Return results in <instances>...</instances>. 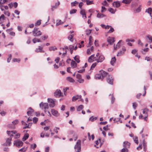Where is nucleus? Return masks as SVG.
Returning a JSON list of instances; mask_svg holds the SVG:
<instances>
[{
  "mask_svg": "<svg viewBox=\"0 0 152 152\" xmlns=\"http://www.w3.org/2000/svg\"><path fill=\"white\" fill-rule=\"evenodd\" d=\"M101 71L102 72V76L106 77V81L110 85H113L114 80L112 76L103 70H102Z\"/></svg>",
  "mask_w": 152,
  "mask_h": 152,
  "instance_id": "1",
  "label": "nucleus"
},
{
  "mask_svg": "<svg viewBox=\"0 0 152 152\" xmlns=\"http://www.w3.org/2000/svg\"><path fill=\"white\" fill-rule=\"evenodd\" d=\"M99 55V53H97L95 56L94 54H93L91 55L88 58V61L89 62H92L94 61H96L97 57Z\"/></svg>",
  "mask_w": 152,
  "mask_h": 152,
  "instance_id": "2",
  "label": "nucleus"
},
{
  "mask_svg": "<svg viewBox=\"0 0 152 152\" xmlns=\"http://www.w3.org/2000/svg\"><path fill=\"white\" fill-rule=\"evenodd\" d=\"M39 107L42 110H44V111L45 113L46 112V110L49 108L48 104L47 103H43V102H41L39 104Z\"/></svg>",
  "mask_w": 152,
  "mask_h": 152,
  "instance_id": "3",
  "label": "nucleus"
},
{
  "mask_svg": "<svg viewBox=\"0 0 152 152\" xmlns=\"http://www.w3.org/2000/svg\"><path fill=\"white\" fill-rule=\"evenodd\" d=\"M75 149L76 152H80L81 151V141L80 140H77L75 147Z\"/></svg>",
  "mask_w": 152,
  "mask_h": 152,
  "instance_id": "4",
  "label": "nucleus"
},
{
  "mask_svg": "<svg viewBox=\"0 0 152 152\" xmlns=\"http://www.w3.org/2000/svg\"><path fill=\"white\" fill-rule=\"evenodd\" d=\"M32 33L34 36H39L41 35L42 33L40 31L38 30V28H35L32 31Z\"/></svg>",
  "mask_w": 152,
  "mask_h": 152,
  "instance_id": "5",
  "label": "nucleus"
},
{
  "mask_svg": "<svg viewBox=\"0 0 152 152\" xmlns=\"http://www.w3.org/2000/svg\"><path fill=\"white\" fill-rule=\"evenodd\" d=\"M102 70H101L100 71V74H96L95 76V79L96 80H100L101 79L102 80L104 77H103L102 75V72L101 71Z\"/></svg>",
  "mask_w": 152,
  "mask_h": 152,
  "instance_id": "6",
  "label": "nucleus"
},
{
  "mask_svg": "<svg viewBox=\"0 0 152 152\" xmlns=\"http://www.w3.org/2000/svg\"><path fill=\"white\" fill-rule=\"evenodd\" d=\"M23 143L21 141L17 140L14 141V144L17 147L21 146L23 145Z\"/></svg>",
  "mask_w": 152,
  "mask_h": 152,
  "instance_id": "7",
  "label": "nucleus"
},
{
  "mask_svg": "<svg viewBox=\"0 0 152 152\" xmlns=\"http://www.w3.org/2000/svg\"><path fill=\"white\" fill-rule=\"evenodd\" d=\"M76 78L77 81L80 83H83L84 82V80L82 79V77L80 74H77L76 75Z\"/></svg>",
  "mask_w": 152,
  "mask_h": 152,
  "instance_id": "8",
  "label": "nucleus"
},
{
  "mask_svg": "<svg viewBox=\"0 0 152 152\" xmlns=\"http://www.w3.org/2000/svg\"><path fill=\"white\" fill-rule=\"evenodd\" d=\"M48 102L49 103V106L50 107H53L55 106L54 101L52 99L48 98Z\"/></svg>",
  "mask_w": 152,
  "mask_h": 152,
  "instance_id": "9",
  "label": "nucleus"
},
{
  "mask_svg": "<svg viewBox=\"0 0 152 152\" xmlns=\"http://www.w3.org/2000/svg\"><path fill=\"white\" fill-rule=\"evenodd\" d=\"M98 57H97L96 61L98 63L102 62L104 60L105 58L102 55H100Z\"/></svg>",
  "mask_w": 152,
  "mask_h": 152,
  "instance_id": "10",
  "label": "nucleus"
},
{
  "mask_svg": "<svg viewBox=\"0 0 152 152\" xmlns=\"http://www.w3.org/2000/svg\"><path fill=\"white\" fill-rule=\"evenodd\" d=\"M54 96L56 97H60L61 96H63V95H62L61 91L59 89H57L54 92Z\"/></svg>",
  "mask_w": 152,
  "mask_h": 152,
  "instance_id": "11",
  "label": "nucleus"
},
{
  "mask_svg": "<svg viewBox=\"0 0 152 152\" xmlns=\"http://www.w3.org/2000/svg\"><path fill=\"white\" fill-rule=\"evenodd\" d=\"M126 50L125 48L123 47L122 48L121 50H120L117 53V56H121L123 55L125 53V52Z\"/></svg>",
  "mask_w": 152,
  "mask_h": 152,
  "instance_id": "12",
  "label": "nucleus"
},
{
  "mask_svg": "<svg viewBox=\"0 0 152 152\" xmlns=\"http://www.w3.org/2000/svg\"><path fill=\"white\" fill-rule=\"evenodd\" d=\"M82 96L81 95H76L75 96H73L72 98V101H75L77 99H80V101L83 102V100L82 99H81Z\"/></svg>",
  "mask_w": 152,
  "mask_h": 152,
  "instance_id": "13",
  "label": "nucleus"
},
{
  "mask_svg": "<svg viewBox=\"0 0 152 152\" xmlns=\"http://www.w3.org/2000/svg\"><path fill=\"white\" fill-rule=\"evenodd\" d=\"M51 113L53 115L56 117H58L60 115V114L58 112L54 109H51Z\"/></svg>",
  "mask_w": 152,
  "mask_h": 152,
  "instance_id": "14",
  "label": "nucleus"
},
{
  "mask_svg": "<svg viewBox=\"0 0 152 152\" xmlns=\"http://www.w3.org/2000/svg\"><path fill=\"white\" fill-rule=\"evenodd\" d=\"M12 138L9 137L7 139L5 143L4 144V145L5 146H9L11 144Z\"/></svg>",
  "mask_w": 152,
  "mask_h": 152,
  "instance_id": "15",
  "label": "nucleus"
},
{
  "mask_svg": "<svg viewBox=\"0 0 152 152\" xmlns=\"http://www.w3.org/2000/svg\"><path fill=\"white\" fill-rule=\"evenodd\" d=\"M80 14L82 15V18L84 19L86 18L87 17L85 10L83 9H81L80 11Z\"/></svg>",
  "mask_w": 152,
  "mask_h": 152,
  "instance_id": "16",
  "label": "nucleus"
},
{
  "mask_svg": "<svg viewBox=\"0 0 152 152\" xmlns=\"http://www.w3.org/2000/svg\"><path fill=\"white\" fill-rule=\"evenodd\" d=\"M100 142V139H99L98 140L95 141V144L94 146L97 148L100 147L101 146Z\"/></svg>",
  "mask_w": 152,
  "mask_h": 152,
  "instance_id": "17",
  "label": "nucleus"
},
{
  "mask_svg": "<svg viewBox=\"0 0 152 152\" xmlns=\"http://www.w3.org/2000/svg\"><path fill=\"white\" fill-rule=\"evenodd\" d=\"M7 133L8 135L10 136H13V134H16L17 133V131H7Z\"/></svg>",
  "mask_w": 152,
  "mask_h": 152,
  "instance_id": "18",
  "label": "nucleus"
},
{
  "mask_svg": "<svg viewBox=\"0 0 152 152\" xmlns=\"http://www.w3.org/2000/svg\"><path fill=\"white\" fill-rule=\"evenodd\" d=\"M112 4L114 7L117 8L119 7L120 6V3L118 1H114Z\"/></svg>",
  "mask_w": 152,
  "mask_h": 152,
  "instance_id": "19",
  "label": "nucleus"
},
{
  "mask_svg": "<svg viewBox=\"0 0 152 152\" xmlns=\"http://www.w3.org/2000/svg\"><path fill=\"white\" fill-rule=\"evenodd\" d=\"M42 48L40 46H39L38 48H37L36 49L35 51L36 53H39V52H44V51H43L42 50Z\"/></svg>",
  "mask_w": 152,
  "mask_h": 152,
  "instance_id": "20",
  "label": "nucleus"
},
{
  "mask_svg": "<svg viewBox=\"0 0 152 152\" xmlns=\"http://www.w3.org/2000/svg\"><path fill=\"white\" fill-rule=\"evenodd\" d=\"M114 38L112 37H109L107 39L108 42L110 44H112L114 42Z\"/></svg>",
  "mask_w": 152,
  "mask_h": 152,
  "instance_id": "21",
  "label": "nucleus"
},
{
  "mask_svg": "<svg viewBox=\"0 0 152 152\" xmlns=\"http://www.w3.org/2000/svg\"><path fill=\"white\" fill-rule=\"evenodd\" d=\"M28 109L29 110L28 111L27 114L28 115H31L32 114V113H33L34 110L31 107H29Z\"/></svg>",
  "mask_w": 152,
  "mask_h": 152,
  "instance_id": "22",
  "label": "nucleus"
},
{
  "mask_svg": "<svg viewBox=\"0 0 152 152\" xmlns=\"http://www.w3.org/2000/svg\"><path fill=\"white\" fill-rule=\"evenodd\" d=\"M22 124V125L25 126L23 127V129H26L27 128H30L29 127V124L30 123L28 124V125L27 124H26V122H24L23 121H21Z\"/></svg>",
  "mask_w": 152,
  "mask_h": 152,
  "instance_id": "23",
  "label": "nucleus"
},
{
  "mask_svg": "<svg viewBox=\"0 0 152 152\" xmlns=\"http://www.w3.org/2000/svg\"><path fill=\"white\" fill-rule=\"evenodd\" d=\"M130 143L128 142H124L123 143V146L125 148H128L130 146Z\"/></svg>",
  "mask_w": 152,
  "mask_h": 152,
  "instance_id": "24",
  "label": "nucleus"
},
{
  "mask_svg": "<svg viewBox=\"0 0 152 152\" xmlns=\"http://www.w3.org/2000/svg\"><path fill=\"white\" fill-rule=\"evenodd\" d=\"M0 8L2 11H4V9L8 10V7L7 6H4L2 5H0Z\"/></svg>",
  "mask_w": 152,
  "mask_h": 152,
  "instance_id": "25",
  "label": "nucleus"
},
{
  "mask_svg": "<svg viewBox=\"0 0 152 152\" xmlns=\"http://www.w3.org/2000/svg\"><path fill=\"white\" fill-rule=\"evenodd\" d=\"M94 48L93 46L91 47L90 48H88L87 51V53L88 54H90L91 52L93 50Z\"/></svg>",
  "mask_w": 152,
  "mask_h": 152,
  "instance_id": "26",
  "label": "nucleus"
},
{
  "mask_svg": "<svg viewBox=\"0 0 152 152\" xmlns=\"http://www.w3.org/2000/svg\"><path fill=\"white\" fill-rule=\"evenodd\" d=\"M116 61V58L115 57H113L111 59L110 61V64L112 66L114 65V64L115 63Z\"/></svg>",
  "mask_w": 152,
  "mask_h": 152,
  "instance_id": "27",
  "label": "nucleus"
},
{
  "mask_svg": "<svg viewBox=\"0 0 152 152\" xmlns=\"http://www.w3.org/2000/svg\"><path fill=\"white\" fill-rule=\"evenodd\" d=\"M29 137V134L28 133L26 134L23 136V138L22 140L23 141H24L26 140Z\"/></svg>",
  "mask_w": 152,
  "mask_h": 152,
  "instance_id": "28",
  "label": "nucleus"
},
{
  "mask_svg": "<svg viewBox=\"0 0 152 152\" xmlns=\"http://www.w3.org/2000/svg\"><path fill=\"white\" fill-rule=\"evenodd\" d=\"M105 16V15L102 14L98 13L97 15V17L99 18H102Z\"/></svg>",
  "mask_w": 152,
  "mask_h": 152,
  "instance_id": "29",
  "label": "nucleus"
},
{
  "mask_svg": "<svg viewBox=\"0 0 152 152\" xmlns=\"http://www.w3.org/2000/svg\"><path fill=\"white\" fill-rule=\"evenodd\" d=\"M66 80L70 82L73 83L75 82V80L74 79L69 77H67L66 78Z\"/></svg>",
  "mask_w": 152,
  "mask_h": 152,
  "instance_id": "30",
  "label": "nucleus"
},
{
  "mask_svg": "<svg viewBox=\"0 0 152 152\" xmlns=\"http://www.w3.org/2000/svg\"><path fill=\"white\" fill-rule=\"evenodd\" d=\"M74 36L73 34H70L68 38L71 42H73V37Z\"/></svg>",
  "mask_w": 152,
  "mask_h": 152,
  "instance_id": "31",
  "label": "nucleus"
},
{
  "mask_svg": "<svg viewBox=\"0 0 152 152\" xmlns=\"http://www.w3.org/2000/svg\"><path fill=\"white\" fill-rule=\"evenodd\" d=\"M7 127L10 129H14L15 128V126L14 125H13L12 123L11 124H10L7 125Z\"/></svg>",
  "mask_w": 152,
  "mask_h": 152,
  "instance_id": "32",
  "label": "nucleus"
},
{
  "mask_svg": "<svg viewBox=\"0 0 152 152\" xmlns=\"http://www.w3.org/2000/svg\"><path fill=\"white\" fill-rule=\"evenodd\" d=\"M108 10L111 13L114 14L116 11V9L114 10L112 8H110L108 9Z\"/></svg>",
  "mask_w": 152,
  "mask_h": 152,
  "instance_id": "33",
  "label": "nucleus"
},
{
  "mask_svg": "<svg viewBox=\"0 0 152 152\" xmlns=\"http://www.w3.org/2000/svg\"><path fill=\"white\" fill-rule=\"evenodd\" d=\"M32 41L34 43H35L37 42H42V41L40 40L39 39L35 38L33 39Z\"/></svg>",
  "mask_w": 152,
  "mask_h": 152,
  "instance_id": "34",
  "label": "nucleus"
},
{
  "mask_svg": "<svg viewBox=\"0 0 152 152\" xmlns=\"http://www.w3.org/2000/svg\"><path fill=\"white\" fill-rule=\"evenodd\" d=\"M71 66L73 68L76 67L77 66V64L75 61H72L71 64Z\"/></svg>",
  "mask_w": 152,
  "mask_h": 152,
  "instance_id": "35",
  "label": "nucleus"
},
{
  "mask_svg": "<svg viewBox=\"0 0 152 152\" xmlns=\"http://www.w3.org/2000/svg\"><path fill=\"white\" fill-rule=\"evenodd\" d=\"M6 19L4 15V14L1 15L0 16V21H3Z\"/></svg>",
  "mask_w": 152,
  "mask_h": 152,
  "instance_id": "36",
  "label": "nucleus"
},
{
  "mask_svg": "<svg viewBox=\"0 0 152 152\" xmlns=\"http://www.w3.org/2000/svg\"><path fill=\"white\" fill-rule=\"evenodd\" d=\"M152 9L151 8H149L147 9H146L145 12H148V13H149L151 16V12L152 11Z\"/></svg>",
  "mask_w": 152,
  "mask_h": 152,
  "instance_id": "37",
  "label": "nucleus"
},
{
  "mask_svg": "<svg viewBox=\"0 0 152 152\" xmlns=\"http://www.w3.org/2000/svg\"><path fill=\"white\" fill-rule=\"evenodd\" d=\"M148 110L146 108H145L143 110L142 113L144 114V116L145 115H148Z\"/></svg>",
  "mask_w": 152,
  "mask_h": 152,
  "instance_id": "38",
  "label": "nucleus"
},
{
  "mask_svg": "<svg viewBox=\"0 0 152 152\" xmlns=\"http://www.w3.org/2000/svg\"><path fill=\"white\" fill-rule=\"evenodd\" d=\"M74 46L72 45H71L69 46V49L70 51L71 54H72L73 52V50H74Z\"/></svg>",
  "mask_w": 152,
  "mask_h": 152,
  "instance_id": "39",
  "label": "nucleus"
},
{
  "mask_svg": "<svg viewBox=\"0 0 152 152\" xmlns=\"http://www.w3.org/2000/svg\"><path fill=\"white\" fill-rule=\"evenodd\" d=\"M83 108V106L82 105H80L77 108V110L78 111H81Z\"/></svg>",
  "mask_w": 152,
  "mask_h": 152,
  "instance_id": "40",
  "label": "nucleus"
},
{
  "mask_svg": "<svg viewBox=\"0 0 152 152\" xmlns=\"http://www.w3.org/2000/svg\"><path fill=\"white\" fill-rule=\"evenodd\" d=\"M57 49V48L55 46H51L49 48V50L50 51L52 50H55Z\"/></svg>",
  "mask_w": 152,
  "mask_h": 152,
  "instance_id": "41",
  "label": "nucleus"
},
{
  "mask_svg": "<svg viewBox=\"0 0 152 152\" xmlns=\"http://www.w3.org/2000/svg\"><path fill=\"white\" fill-rule=\"evenodd\" d=\"M122 41V40H120L117 44L116 46L115 47V46H114V48L115 50L117 49L118 48H119L120 47V45L119 43Z\"/></svg>",
  "mask_w": 152,
  "mask_h": 152,
  "instance_id": "42",
  "label": "nucleus"
},
{
  "mask_svg": "<svg viewBox=\"0 0 152 152\" xmlns=\"http://www.w3.org/2000/svg\"><path fill=\"white\" fill-rule=\"evenodd\" d=\"M147 37L149 40L148 42L149 43H151L152 42V37L150 35H148L147 36Z\"/></svg>",
  "mask_w": 152,
  "mask_h": 152,
  "instance_id": "43",
  "label": "nucleus"
},
{
  "mask_svg": "<svg viewBox=\"0 0 152 152\" xmlns=\"http://www.w3.org/2000/svg\"><path fill=\"white\" fill-rule=\"evenodd\" d=\"M74 60L77 63H79L80 61L79 60V57L77 56H75L74 58Z\"/></svg>",
  "mask_w": 152,
  "mask_h": 152,
  "instance_id": "44",
  "label": "nucleus"
},
{
  "mask_svg": "<svg viewBox=\"0 0 152 152\" xmlns=\"http://www.w3.org/2000/svg\"><path fill=\"white\" fill-rule=\"evenodd\" d=\"M141 5H140L139 7L136 10V11L137 12H140L141 9Z\"/></svg>",
  "mask_w": 152,
  "mask_h": 152,
  "instance_id": "45",
  "label": "nucleus"
},
{
  "mask_svg": "<svg viewBox=\"0 0 152 152\" xmlns=\"http://www.w3.org/2000/svg\"><path fill=\"white\" fill-rule=\"evenodd\" d=\"M63 23V22H62L60 20H57L56 21V25L58 26L60 25H61Z\"/></svg>",
  "mask_w": 152,
  "mask_h": 152,
  "instance_id": "46",
  "label": "nucleus"
},
{
  "mask_svg": "<svg viewBox=\"0 0 152 152\" xmlns=\"http://www.w3.org/2000/svg\"><path fill=\"white\" fill-rule=\"evenodd\" d=\"M86 4L87 5H89L91 4H93V1H90L88 0H86Z\"/></svg>",
  "mask_w": 152,
  "mask_h": 152,
  "instance_id": "47",
  "label": "nucleus"
},
{
  "mask_svg": "<svg viewBox=\"0 0 152 152\" xmlns=\"http://www.w3.org/2000/svg\"><path fill=\"white\" fill-rule=\"evenodd\" d=\"M133 140L137 144H138V137H137L135 136L133 138Z\"/></svg>",
  "mask_w": 152,
  "mask_h": 152,
  "instance_id": "48",
  "label": "nucleus"
},
{
  "mask_svg": "<svg viewBox=\"0 0 152 152\" xmlns=\"http://www.w3.org/2000/svg\"><path fill=\"white\" fill-rule=\"evenodd\" d=\"M11 57H12V55L11 54H9L8 55V57L7 58V62L8 63H9L11 59Z\"/></svg>",
  "mask_w": 152,
  "mask_h": 152,
  "instance_id": "49",
  "label": "nucleus"
},
{
  "mask_svg": "<svg viewBox=\"0 0 152 152\" xmlns=\"http://www.w3.org/2000/svg\"><path fill=\"white\" fill-rule=\"evenodd\" d=\"M131 1V0H123L122 2L126 4H128L130 3Z\"/></svg>",
  "mask_w": 152,
  "mask_h": 152,
  "instance_id": "50",
  "label": "nucleus"
},
{
  "mask_svg": "<svg viewBox=\"0 0 152 152\" xmlns=\"http://www.w3.org/2000/svg\"><path fill=\"white\" fill-rule=\"evenodd\" d=\"M59 128L56 127L54 129L53 131H54L56 134H57L58 133V130H59Z\"/></svg>",
  "mask_w": 152,
  "mask_h": 152,
  "instance_id": "51",
  "label": "nucleus"
},
{
  "mask_svg": "<svg viewBox=\"0 0 152 152\" xmlns=\"http://www.w3.org/2000/svg\"><path fill=\"white\" fill-rule=\"evenodd\" d=\"M97 119V117H93V116L89 118V120L91 121H94L96 120Z\"/></svg>",
  "mask_w": 152,
  "mask_h": 152,
  "instance_id": "52",
  "label": "nucleus"
},
{
  "mask_svg": "<svg viewBox=\"0 0 152 152\" xmlns=\"http://www.w3.org/2000/svg\"><path fill=\"white\" fill-rule=\"evenodd\" d=\"M137 106V104L135 102L133 103L132 107L134 109H135Z\"/></svg>",
  "mask_w": 152,
  "mask_h": 152,
  "instance_id": "53",
  "label": "nucleus"
},
{
  "mask_svg": "<svg viewBox=\"0 0 152 152\" xmlns=\"http://www.w3.org/2000/svg\"><path fill=\"white\" fill-rule=\"evenodd\" d=\"M77 11V10L76 9H74L70 11V14H72L75 13Z\"/></svg>",
  "mask_w": 152,
  "mask_h": 152,
  "instance_id": "54",
  "label": "nucleus"
},
{
  "mask_svg": "<svg viewBox=\"0 0 152 152\" xmlns=\"http://www.w3.org/2000/svg\"><path fill=\"white\" fill-rule=\"evenodd\" d=\"M13 62H19L20 61V59L19 58H14L12 59Z\"/></svg>",
  "mask_w": 152,
  "mask_h": 152,
  "instance_id": "55",
  "label": "nucleus"
},
{
  "mask_svg": "<svg viewBox=\"0 0 152 152\" xmlns=\"http://www.w3.org/2000/svg\"><path fill=\"white\" fill-rule=\"evenodd\" d=\"M27 148H23L20 149L19 150V151L22 152H25L27 150Z\"/></svg>",
  "mask_w": 152,
  "mask_h": 152,
  "instance_id": "56",
  "label": "nucleus"
},
{
  "mask_svg": "<svg viewBox=\"0 0 152 152\" xmlns=\"http://www.w3.org/2000/svg\"><path fill=\"white\" fill-rule=\"evenodd\" d=\"M4 13L6 15H7L8 16H10V13L8 11H4Z\"/></svg>",
  "mask_w": 152,
  "mask_h": 152,
  "instance_id": "57",
  "label": "nucleus"
},
{
  "mask_svg": "<svg viewBox=\"0 0 152 152\" xmlns=\"http://www.w3.org/2000/svg\"><path fill=\"white\" fill-rule=\"evenodd\" d=\"M96 65H97L96 63H94L91 66L90 69L91 70V69H93Z\"/></svg>",
  "mask_w": 152,
  "mask_h": 152,
  "instance_id": "58",
  "label": "nucleus"
},
{
  "mask_svg": "<svg viewBox=\"0 0 152 152\" xmlns=\"http://www.w3.org/2000/svg\"><path fill=\"white\" fill-rule=\"evenodd\" d=\"M110 96H111V103L112 104H113V103H114V101L115 100V98L113 97V94H110Z\"/></svg>",
  "mask_w": 152,
  "mask_h": 152,
  "instance_id": "59",
  "label": "nucleus"
},
{
  "mask_svg": "<svg viewBox=\"0 0 152 152\" xmlns=\"http://www.w3.org/2000/svg\"><path fill=\"white\" fill-rule=\"evenodd\" d=\"M18 120H15L12 122V123L14 125V126L18 124Z\"/></svg>",
  "mask_w": 152,
  "mask_h": 152,
  "instance_id": "60",
  "label": "nucleus"
},
{
  "mask_svg": "<svg viewBox=\"0 0 152 152\" xmlns=\"http://www.w3.org/2000/svg\"><path fill=\"white\" fill-rule=\"evenodd\" d=\"M121 152H128V150L127 148L124 147L121 150Z\"/></svg>",
  "mask_w": 152,
  "mask_h": 152,
  "instance_id": "61",
  "label": "nucleus"
},
{
  "mask_svg": "<svg viewBox=\"0 0 152 152\" xmlns=\"http://www.w3.org/2000/svg\"><path fill=\"white\" fill-rule=\"evenodd\" d=\"M102 9L101 10V12L102 13H103L106 11V9L105 7L104 6L102 7Z\"/></svg>",
  "mask_w": 152,
  "mask_h": 152,
  "instance_id": "62",
  "label": "nucleus"
},
{
  "mask_svg": "<svg viewBox=\"0 0 152 152\" xmlns=\"http://www.w3.org/2000/svg\"><path fill=\"white\" fill-rule=\"evenodd\" d=\"M41 20H37L35 23V26L39 25L41 24Z\"/></svg>",
  "mask_w": 152,
  "mask_h": 152,
  "instance_id": "63",
  "label": "nucleus"
},
{
  "mask_svg": "<svg viewBox=\"0 0 152 152\" xmlns=\"http://www.w3.org/2000/svg\"><path fill=\"white\" fill-rule=\"evenodd\" d=\"M145 60H147V61H152V58H151L149 57H146Z\"/></svg>",
  "mask_w": 152,
  "mask_h": 152,
  "instance_id": "64",
  "label": "nucleus"
}]
</instances>
